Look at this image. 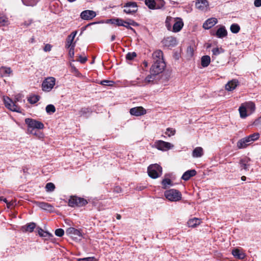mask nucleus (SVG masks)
<instances>
[{
	"label": "nucleus",
	"instance_id": "nucleus-1",
	"mask_svg": "<svg viewBox=\"0 0 261 261\" xmlns=\"http://www.w3.org/2000/svg\"><path fill=\"white\" fill-rule=\"evenodd\" d=\"M153 63L150 69L152 74L156 75L161 73L165 67L163 60V54L161 50H157L152 54Z\"/></svg>",
	"mask_w": 261,
	"mask_h": 261
},
{
	"label": "nucleus",
	"instance_id": "nucleus-2",
	"mask_svg": "<svg viewBox=\"0 0 261 261\" xmlns=\"http://www.w3.org/2000/svg\"><path fill=\"white\" fill-rule=\"evenodd\" d=\"M25 122L28 125V133H34L35 129H41L44 128V124L36 120L26 118Z\"/></svg>",
	"mask_w": 261,
	"mask_h": 261
},
{
	"label": "nucleus",
	"instance_id": "nucleus-3",
	"mask_svg": "<svg viewBox=\"0 0 261 261\" xmlns=\"http://www.w3.org/2000/svg\"><path fill=\"white\" fill-rule=\"evenodd\" d=\"M3 100L5 107L13 112L21 113L20 108L16 105V102L19 100V97L15 98L14 101L7 96H4Z\"/></svg>",
	"mask_w": 261,
	"mask_h": 261
},
{
	"label": "nucleus",
	"instance_id": "nucleus-4",
	"mask_svg": "<svg viewBox=\"0 0 261 261\" xmlns=\"http://www.w3.org/2000/svg\"><path fill=\"white\" fill-rule=\"evenodd\" d=\"M164 195L170 201L176 202L181 199V193L175 189H170L166 191L164 193Z\"/></svg>",
	"mask_w": 261,
	"mask_h": 261
},
{
	"label": "nucleus",
	"instance_id": "nucleus-5",
	"mask_svg": "<svg viewBox=\"0 0 261 261\" xmlns=\"http://www.w3.org/2000/svg\"><path fill=\"white\" fill-rule=\"evenodd\" d=\"M162 167L158 164L150 165L147 169L148 175L152 178H156L162 174Z\"/></svg>",
	"mask_w": 261,
	"mask_h": 261
},
{
	"label": "nucleus",
	"instance_id": "nucleus-6",
	"mask_svg": "<svg viewBox=\"0 0 261 261\" xmlns=\"http://www.w3.org/2000/svg\"><path fill=\"white\" fill-rule=\"evenodd\" d=\"M154 147L158 150L166 151L174 147V145L162 140H157L154 142Z\"/></svg>",
	"mask_w": 261,
	"mask_h": 261
},
{
	"label": "nucleus",
	"instance_id": "nucleus-7",
	"mask_svg": "<svg viewBox=\"0 0 261 261\" xmlns=\"http://www.w3.org/2000/svg\"><path fill=\"white\" fill-rule=\"evenodd\" d=\"M56 79L54 77H48L45 79L42 84V90L45 92H49L55 85Z\"/></svg>",
	"mask_w": 261,
	"mask_h": 261
},
{
	"label": "nucleus",
	"instance_id": "nucleus-8",
	"mask_svg": "<svg viewBox=\"0 0 261 261\" xmlns=\"http://www.w3.org/2000/svg\"><path fill=\"white\" fill-rule=\"evenodd\" d=\"M87 203V201L85 199L76 196L71 197L68 202L69 205L72 207L82 206Z\"/></svg>",
	"mask_w": 261,
	"mask_h": 261
},
{
	"label": "nucleus",
	"instance_id": "nucleus-9",
	"mask_svg": "<svg viewBox=\"0 0 261 261\" xmlns=\"http://www.w3.org/2000/svg\"><path fill=\"white\" fill-rule=\"evenodd\" d=\"M138 10V6L136 2H129L124 6L123 11L126 14H133Z\"/></svg>",
	"mask_w": 261,
	"mask_h": 261
},
{
	"label": "nucleus",
	"instance_id": "nucleus-10",
	"mask_svg": "<svg viewBox=\"0 0 261 261\" xmlns=\"http://www.w3.org/2000/svg\"><path fill=\"white\" fill-rule=\"evenodd\" d=\"M66 232L74 240H80L82 237V232L73 227L68 228Z\"/></svg>",
	"mask_w": 261,
	"mask_h": 261
},
{
	"label": "nucleus",
	"instance_id": "nucleus-11",
	"mask_svg": "<svg viewBox=\"0 0 261 261\" xmlns=\"http://www.w3.org/2000/svg\"><path fill=\"white\" fill-rule=\"evenodd\" d=\"M96 16V13L93 10H86L83 11L80 14L81 18L85 20L92 19Z\"/></svg>",
	"mask_w": 261,
	"mask_h": 261
},
{
	"label": "nucleus",
	"instance_id": "nucleus-12",
	"mask_svg": "<svg viewBox=\"0 0 261 261\" xmlns=\"http://www.w3.org/2000/svg\"><path fill=\"white\" fill-rule=\"evenodd\" d=\"M159 2L161 3V6H160L158 5L157 2L154 0H145V4L150 9H161L164 7L165 3L163 0H159Z\"/></svg>",
	"mask_w": 261,
	"mask_h": 261
},
{
	"label": "nucleus",
	"instance_id": "nucleus-13",
	"mask_svg": "<svg viewBox=\"0 0 261 261\" xmlns=\"http://www.w3.org/2000/svg\"><path fill=\"white\" fill-rule=\"evenodd\" d=\"M175 21H174L172 30L173 32L176 33L179 32L184 26V22L182 19L179 17L175 18Z\"/></svg>",
	"mask_w": 261,
	"mask_h": 261
},
{
	"label": "nucleus",
	"instance_id": "nucleus-14",
	"mask_svg": "<svg viewBox=\"0 0 261 261\" xmlns=\"http://www.w3.org/2000/svg\"><path fill=\"white\" fill-rule=\"evenodd\" d=\"M250 159L245 157L242 159L239 162L241 170L245 171H249L250 167Z\"/></svg>",
	"mask_w": 261,
	"mask_h": 261
},
{
	"label": "nucleus",
	"instance_id": "nucleus-15",
	"mask_svg": "<svg viewBox=\"0 0 261 261\" xmlns=\"http://www.w3.org/2000/svg\"><path fill=\"white\" fill-rule=\"evenodd\" d=\"M196 7L202 11L205 10L208 7V2L206 0H197L195 2Z\"/></svg>",
	"mask_w": 261,
	"mask_h": 261
},
{
	"label": "nucleus",
	"instance_id": "nucleus-16",
	"mask_svg": "<svg viewBox=\"0 0 261 261\" xmlns=\"http://www.w3.org/2000/svg\"><path fill=\"white\" fill-rule=\"evenodd\" d=\"M130 113L132 115L139 116L146 113L145 110L142 107H138L132 108L130 110Z\"/></svg>",
	"mask_w": 261,
	"mask_h": 261
},
{
	"label": "nucleus",
	"instance_id": "nucleus-17",
	"mask_svg": "<svg viewBox=\"0 0 261 261\" xmlns=\"http://www.w3.org/2000/svg\"><path fill=\"white\" fill-rule=\"evenodd\" d=\"M239 84L237 80H232L229 81L225 85V89L228 91H233Z\"/></svg>",
	"mask_w": 261,
	"mask_h": 261
},
{
	"label": "nucleus",
	"instance_id": "nucleus-18",
	"mask_svg": "<svg viewBox=\"0 0 261 261\" xmlns=\"http://www.w3.org/2000/svg\"><path fill=\"white\" fill-rule=\"evenodd\" d=\"M217 22V19L216 18H211L208 19L203 24V27L205 29H209L215 25Z\"/></svg>",
	"mask_w": 261,
	"mask_h": 261
},
{
	"label": "nucleus",
	"instance_id": "nucleus-19",
	"mask_svg": "<svg viewBox=\"0 0 261 261\" xmlns=\"http://www.w3.org/2000/svg\"><path fill=\"white\" fill-rule=\"evenodd\" d=\"M77 34L76 31L73 32L70 35L67 37L65 47L66 48H70L74 43H73L74 38Z\"/></svg>",
	"mask_w": 261,
	"mask_h": 261
},
{
	"label": "nucleus",
	"instance_id": "nucleus-20",
	"mask_svg": "<svg viewBox=\"0 0 261 261\" xmlns=\"http://www.w3.org/2000/svg\"><path fill=\"white\" fill-rule=\"evenodd\" d=\"M196 174V171L195 170H190L185 172L182 177L181 178L184 180H188L191 177L195 176Z\"/></svg>",
	"mask_w": 261,
	"mask_h": 261
},
{
	"label": "nucleus",
	"instance_id": "nucleus-21",
	"mask_svg": "<svg viewBox=\"0 0 261 261\" xmlns=\"http://www.w3.org/2000/svg\"><path fill=\"white\" fill-rule=\"evenodd\" d=\"M36 204L39 207L44 210L52 211L53 209V206L48 203L44 202H37Z\"/></svg>",
	"mask_w": 261,
	"mask_h": 261
},
{
	"label": "nucleus",
	"instance_id": "nucleus-22",
	"mask_svg": "<svg viewBox=\"0 0 261 261\" xmlns=\"http://www.w3.org/2000/svg\"><path fill=\"white\" fill-rule=\"evenodd\" d=\"M250 144V142L247 140L246 137H245L238 141L237 142V147L239 149L245 148L247 147Z\"/></svg>",
	"mask_w": 261,
	"mask_h": 261
},
{
	"label": "nucleus",
	"instance_id": "nucleus-23",
	"mask_svg": "<svg viewBox=\"0 0 261 261\" xmlns=\"http://www.w3.org/2000/svg\"><path fill=\"white\" fill-rule=\"evenodd\" d=\"M212 60L213 61L216 58V57L218 55H220L221 54L223 53L224 52V49H223L222 47H216L212 49Z\"/></svg>",
	"mask_w": 261,
	"mask_h": 261
},
{
	"label": "nucleus",
	"instance_id": "nucleus-24",
	"mask_svg": "<svg viewBox=\"0 0 261 261\" xmlns=\"http://www.w3.org/2000/svg\"><path fill=\"white\" fill-rule=\"evenodd\" d=\"M248 112L249 115L251 114L255 110V104L251 101L245 102L242 104Z\"/></svg>",
	"mask_w": 261,
	"mask_h": 261
},
{
	"label": "nucleus",
	"instance_id": "nucleus-25",
	"mask_svg": "<svg viewBox=\"0 0 261 261\" xmlns=\"http://www.w3.org/2000/svg\"><path fill=\"white\" fill-rule=\"evenodd\" d=\"M232 255L237 258L243 259L245 257V254L239 250V249H235L232 251Z\"/></svg>",
	"mask_w": 261,
	"mask_h": 261
},
{
	"label": "nucleus",
	"instance_id": "nucleus-26",
	"mask_svg": "<svg viewBox=\"0 0 261 261\" xmlns=\"http://www.w3.org/2000/svg\"><path fill=\"white\" fill-rule=\"evenodd\" d=\"M175 20H176L175 18H173L171 16H168L166 18L165 24L168 30H172V25L173 24L174 21H175Z\"/></svg>",
	"mask_w": 261,
	"mask_h": 261
},
{
	"label": "nucleus",
	"instance_id": "nucleus-27",
	"mask_svg": "<svg viewBox=\"0 0 261 261\" xmlns=\"http://www.w3.org/2000/svg\"><path fill=\"white\" fill-rule=\"evenodd\" d=\"M201 223L200 219L196 218L190 219L188 222V225L189 227H195L199 225Z\"/></svg>",
	"mask_w": 261,
	"mask_h": 261
},
{
	"label": "nucleus",
	"instance_id": "nucleus-28",
	"mask_svg": "<svg viewBox=\"0 0 261 261\" xmlns=\"http://www.w3.org/2000/svg\"><path fill=\"white\" fill-rule=\"evenodd\" d=\"M203 155V149L200 147H196L193 151L192 155L194 158L201 157Z\"/></svg>",
	"mask_w": 261,
	"mask_h": 261
},
{
	"label": "nucleus",
	"instance_id": "nucleus-29",
	"mask_svg": "<svg viewBox=\"0 0 261 261\" xmlns=\"http://www.w3.org/2000/svg\"><path fill=\"white\" fill-rule=\"evenodd\" d=\"M12 72L10 67H2L0 68V74L2 76H8Z\"/></svg>",
	"mask_w": 261,
	"mask_h": 261
},
{
	"label": "nucleus",
	"instance_id": "nucleus-30",
	"mask_svg": "<svg viewBox=\"0 0 261 261\" xmlns=\"http://www.w3.org/2000/svg\"><path fill=\"white\" fill-rule=\"evenodd\" d=\"M211 62V58L209 56L205 55L201 58V65L203 67L208 66Z\"/></svg>",
	"mask_w": 261,
	"mask_h": 261
},
{
	"label": "nucleus",
	"instance_id": "nucleus-31",
	"mask_svg": "<svg viewBox=\"0 0 261 261\" xmlns=\"http://www.w3.org/2000/svg\"><path fill=\"white\" fill-rule=\"evenodd\" d=\"M227 35V31L224 27L218 29L216 32V36L219 38H223Z\"/></svg>",
	"mask_w": 261,
	"mask_h": 261
},
{
	"label": "nucleus",
	"instance_id": "nucleus-32",
	"mask_svg": "<svg viewBox=\"0 0 261 261\" xmlns=\"http://www.w3.org/2000/svg\"><path fill=\"white\" fill-rule=\"evenodd\" d=\"M239 111L240 117L242 118H245L249 115L248 112L242 105L240 107Z\"/></svg>",
	"mask_w": 261,
	"mask_h": 261
},
{
	"label": "nucleus",
	"instance_id": "nucleus-33",
	"mask_svg": "<svg viewBox=\"0 0 261 261\" xmlns=\"http://www.w3.org/2000/svg\"><path fill=\"white\" fill-rule=\"evenodd\" d=\"M36 225L34 223H30L22 227L23 231L32 232L35 228Z\"/></svg>",
	"mask_w": 261,
	"mask_h": 261
},
{
	"label": "nucleus",
	"instance_id": "nucleus-34",
	"mask_svg": "<svg viewBox=\"0 0 261 261\" xmlns=\"http://www.w3.org/2000/svg\"><path fill=\"white\" fill-rule=\"evenodd\" d=\"M259 137V134L258 133H254L252 135H250L247 137H246V138L249 141V142L250 143L257 140Z\"/></svg>",
	"mask_w": 261,
	"mask_h": 261
},
{
	"label": "nucleus",
	"instance_id": "nucleus-35",
	"mask_svg": "<svg viewBox=\"0 0 261 261\" xmlns=\"http://www.w3.org/2000/svg\"><path fill=\"white\" fill-rule=\"evenodd\" d=\"M230 31L233 33H237L240 30V26L236 23H233L230 26Z\"/></svg>",
	"mask_w": 261,
	"mask_h": 261
},
{
	"label": "nucleus",
	"instance_id": "nucleus-36",
	"mask_svg": "<svg viewBox=\"0 0 261 261\" xmlns=\"http://www.w3.org/2000/svg\"><path fill=\"white\" fill-rule=\"evenodd\" d=\"M89 112H90V110L89 108H83L79 111L77 115L81 117V116H84V115H86L87 113H89Z\"/></svg>",
	"mask_w": 261,
	"mask_h": 261
},
{
	"label": "nucleus",
	"instance_id": "nucleus-37",
	"mask_svg": "<svg viewBox=\"0 0 261 261\" xmlns=\"http://www.w3.org/2000/svg\"><path fill=\"white\" fill-rule=\"evenodd\" d=\"M113 23L116 24L118 26H123L126 23V21L122 19L116 18L113 20Z\"/></svg>",
	"mask_w": 261,
	"mask_h": 261
},
{
	"label": "nucleus",
	"instance_id": "nucleus-38",
	"mask_svg": "<svg viewBox=\"0 0 261 261\" xmlns=\"http://www.w3.org/2000/svg\"><path fill=\"white\" fill-rule=\"evenodd\" d=\"M39 100V97L37 95H33L28 99V101L32 104L36 103Z\"/></svg>",
	"mask_w": 261,
	"mask_h": 261
},
{
	"label": "nucleus",
	"instance_id": "nucleus-39",
	"mask_svg": "<svg viewBox=\"0 0 261 261\" xmlns=\"http://www.w3.org/2000/svg\"><path fill=\"white\" fill-rule=\"evenodd\" d=\"M46 111L47 113H53L56 111V108L53 105H48L46 107Z\"/></svg>",
	"mask_w": 261,
	"mask_h": 261
},
{
	"label": "nucleus",
	"instance_id": "nucleus-40",
	"mask_svg": "<svg viewBox=\"0 0 261 261\" xmlns=\"http://www.w3.org/2000/svg\"><path fill=\"white\" fill-rule=\"evenodd\" d=\"M136 24H137L134 21L130 20L128 22L126 21V23L124 24V25H123V26L126 28L127 29H130L134 31V30L132 27H130V25L134 26Z\"/></svg>",
	"mask_w": 261,
	"mask_h": 261
},
{
	"label": "nucleus",
	"instance_id": "nucleus-41",
	"mask_svg": "<svg viewBox=\"0 0 261 261\" xmlns=\"http://www.w3.org/2000/svg\"><path fill=\"white\" fill-rule=\"evenodd\" d=\"M45 188L46 191L52 192L55 190V186L52 182H48L46 185Z\"/></svg>",
	"mask_w": 261,
	"mask_h": 261
},
{
	"label": "nucleus",
	"instance_id": "nucleus-42",
	"mask_svg": "<svg viewBox=\"0 0 261 261\" xmlns=\"http://www.w3.org/2000/svg\"><path fill=\"white\" fill-rule=\"evenodd\" d=\"M176 133V130L172 128H167L165 134L168 135V137L174 136Z\"/></svg>",
	"mask_w": 261,
	"mask_h": 261
},
{
	"label": "nucleus",
	"instance_id": "nucleus-43",
	"mask_svg": "<svg viewBox=\"0 0 261 261\" xmlns=\"http://www.w3.org/2000/svg\"><path fill=\"white\" fill-rule=\"evenodd\" d=\"M38 234L40 237L44 238L48 237L50 236V234L48 232L44 231L41 228L38 229Z\"/></svg>",
	"mask_w": 261,
	"mask_h": 261
},
{
	"label": "nucleus",
	"instance_id": "nucleus-44",
	"mask_svg": "<svg viewBox=\"0 0 261 261\" xmlns=\"http://www.w3.org/2000/svg\"><path fill=\"white\" fill-rule=\"evenodd\" d=\"M39 139H41L43 138L44 135L43 134L38 130L35 129L34 133H30Z\"/></svg>",
	"mask_w": 261,
	"mask_h": 261
},
{
	"label": "nucleus",
	"instance_id": "nucleus-45",
	"mask_svg": "<svg viewBox=\"0 0 261 261\" xmlns=\"http://www.w3.org/2000/svg\"><path fill=\"white\" fill-rule=\"evenodd\" d=\"M166 41L170 43L168 45H175L176 44V39L172 37H168Z\"/></svg>",
	"mask_w": 261,
	"mask_h": 261
},
{
	"label": "nucleus",
	"instance_id": "nucleus-46",
	"mask_svg": "<svg viewBox=\"0 0 261 261\" xmlns=\"http://www.w3.org/2000/svg\"><path fill=\"white\" fill-rule=\"evenodd\" d=\"M154 79V75H148L145 79L144 80V82L146 84H149L151 82H152Z\"/></svg>",
	"mask_w": 261,
	"mask_h": 261
},
{
	"label": "nucleus",
	"instance_id": "nucleus-47",
	"mask_svg": "<svg viewBox=\"0 0 261 261\" xmlns=\"http://www.w3.org/2000/svg\"><path fill=\"white\" fill-rule=\"evenodd\" d=\"M162 185L164 186V188L166 189L168 186L171 185V181L170 179H164L162 181Z\"/></svg>",
	"mask_w": 261,
	"mask_h": 261
},
{
	"label": "nucleus",
	"instance_id": "nucleus-48",
	"mask_svg": "<svg viewBox=\"0 0 261 261\" xmlns=\"http://www.w3.org/2000/svg\"><path fill=\"white\" fill-rule=\"evenodd\" d=\"M55 234L58 237H62L64 234V231L62 228H58L55 231Z\"/></svg>",
	"mask_w": 261,
	"mask_h": 261
},
{
	"label": "nucleus",
	"instance_id": "nucleus-49",
	"mask_svg": "<svg viewBox=\"0 0 261 261\" xmlns=\"http://www.w3.org/2000/svg\"><path fill=\"white\" fill-rule=\"evenodd\" d=\"M114 83V82L112 81L103 80L101 82V84L104 86H112Z\"/></svg>",
	"mask_w": 261,
	"mask_h": 261
},
{
	"label": "nucleus",
	"instance_id": "nucleus-50",
	"mask_svg": "<svg viewBox=\"0 0 261 261\" xmlns=\"http://www.w3.org/2000/svg\"><path fill=\"white\" fill-rule=\"evenodd\" d=\"M136 57V54L135 52L128 53L126 56V58L127 60H131Z\"/></svg>",
	"mask_w": 261,
	"mask_h": 261
},
{
	"label": "nucleus",
	"instance_id": "nucleus-51",
	"mask_svg": "<svg viewBox=\"0 0 261 261\" xmlns=\"http://www.w3.org/2000/svg\"><path fill=\"white\" fill-rule=\"evenodd\" d=\"M8 22V18L5 17V16H0V23L3 25H5L7 24Z\"/></svg>",
	"mask_w": 261,
	"mask_h": 261
},
{
	"label": "nucleus",
	"instance_id": "nucleus-52",
	"mask_svg": "<svg viewBox=\"0 0 261 261\" xmlns=\"http://www.w3.org/2000/svg\"><path fill=\"white\" fill-rule=\"evenodd\" d=\"M77 261H96V259L94 257H89L83 258H79Z\"/></svg>",
	"mask_w": 261,
	"mask_h": 261
},
{
	"label": "nucleus",
	"instance_id": "nucleus-53",
	"mask_svg": "<svg viewBox=\"0 0 261 261\" xmlns=\"http://www.w3.org/2000/svg\"><path fill=\"white\" fill-rule=\"evenodd\" d=\"M74 47H75V43L73 44V45H72L71 46V47L69 48V56H70V57L71 58H73V56H74Z\"/></svg>",
	"mask_w": 261,
	"mask_h": 261
},
{
	"label": "nucleus",
	"instance_id": "nucleus-54",
	"mask_svg": "<svg viewBox=\"0 0 261 261\" xmlns=\"http://www.w3.org/2000/svg\"><path fill=\"white\" fill-rule=\"evenodd\" d=\"M87 60V58L86 57H82L81 56H79V59L77 61L80 62L81 63H85Z\"/></svg>",
	"mask_w": 261,
	"mask_h": 261
},
{
	"label": "nucleus",
	"instance_id": "nucleus-55",
	"mask_svg": "<svg viewBox=\"0 0 261 261\" xmlns=\"http://www.w3.org/2000/svg\"><path fill=\"white\" fill-rule=\"evenodd\" d=\"M51 47H52V46L50 44H46L45 45V46H44V47L43 48V50H44V51H46V52L49 51L51 50Z\"/></svg>",
	"mask_w": 261,
	"mask_h": 261
},
{
	"label": "nucleus",
	"instance_id": "nucleus-56",
	"mask_svg": "<svg viewBox=\"0 0 261 261\" xmlns=\"http://www.w3.org/2000/svg\"><path fill=\"white\" fill-rule=\"evenodd\" d=\"M254 5L256 7L261 6V0H255L254 2Z\"/></svg>",
	"mask_w": 261,
	"mask_h": 261
},
{
	"label": "nucleus",
	"instance_id": "nucleus-57",
	"mask_svg": "<svg viewBox=\"0 0 261 261\" xmlns=\"http://www.w3.org/2000/svg\"><path fill=\"white\" fill-rule=\"evenodd\" d=\"M0 200L1 201H3L5 203H7V201H8L6 199V198H4L3 197H0Z\"/></svg>",
	"mask_w": 261,
	"mask_h": 261
},
{
	"label": "nucleus",
	"instance_id": "nucleus-58",
	"mask_svg": "<svg viewBox=\"0 0 261 261\" xmlns=\"http://www.w3.org/2000/svg\"><path fill=\"white\" fill-rule=\"evenodd\" d=\"M7 203V207H8V208H10V207H11V206L12 205H13V203H11V202H8L7 201V203Z\"/></svg>",
	"mask_w": 261,
	"mask_h": 261
},
{
	"label": "nucleus",
	"instance_id": "nucleus-59",
	"mask_svg": "<svg viewBox=\"0 0 261 261\" xmlns=\"http://www.w3.org/2000/svg\"><path fill=\"white\" fill-rule=\"evenodd\" d=\"M115 36L114 35H112L111 36V41H113L115 40Z\"/></svg>",
	"mask_w": 261,
	"mask_h": 261
},
{
	"label": "nucleus",
	"instance_id": "nucleus-60",
	"mask_svg": "<svg viewBox=\"0 0 261 261\" xmlns=\"http://www.w3.org/2000/svg\"><path fill=\"white\" fill-rule=\"evenodd\" d=\"M116 218L118 220H120L121 219V216L119 214H117Z\"/></svg>",
	"mask_w": 261,
	"mask_h": 261
},
{
	"label": "nucleus",
	"instance_id": "nucleus-61",
	"mask_svg": "<svg viewBox=\"0 0 261 261\" xmlns=\"http://www.w3.org/2000/svg\"><path fill=\"white\" fill-rule=\"evenodd\" d=\"M246 179V177L245 176H243L241 177V179L243 181L245 180Z\"/></svg>",
	"mask_w": 261,
	"mask_h": 261
},
{
	"label": "nucleus",
	"instance_id": "nucleus-62",
	"mask_svg": "<svg viewBox=\"0 0 261 261\" xmlns=\"http://www.w3.org/2000/svg\"><path fill=\"white\" fill-rule=\"evenodd\" d=\"M156 2H157V4L159 6H161V3L159 2V0H157Z\"/></svg>",
	"mask_w": 261,
	"mask_h": 261
},
{
	"label": "nucleus",
	"instance_id": "nucleus-63",
	"mask_svg": "<svg viewBox=\"0 0 261 261\" xmlns=\"http://www.w3.org/2000/svg\"><path fill=\"white\" fill-rule=\"evenodd\" d=\"M144 64L145 65V66H147V63L146 62H144Z\"/></svg>",
	"mask_w": 261,
	"mask_h": 261
},
{
	"label": "nucleus",
	"instance_id": "nucleus-64",
	"mask_svg": "<svg viewBox=\"0 0 261 261\" xmlns=\"http://www.w3.org/2000/svg\"><path fill=\"white\" fill-rule=\"evenodd\" d=\"M211 47V44H208L207 48H208V47Z\"/></svg>",
	"mask_w": 261,
	"mask_h": 261
}]
</instances>
